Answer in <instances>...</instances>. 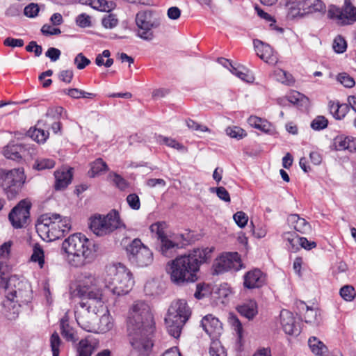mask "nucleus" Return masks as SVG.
Segmentation results:
<instances>
[{
  "instance_id": "2f4dec72",
  "label": "nucleus",
  "mask_w": 356,
  "mask_h": 356,
  "mask_svg": "<svg viewBox=\"0 0 356 356\" xmlns=\"http://www.w3.org/2000/svg\"><path fill=\"white\" fill-rule=\"evenodd\" d=\"M60 327L61 334L67 341L75 342L78 339L74 328L70 325L67 319L62 318Z\"/></svg>"
},
{
  "instance_id": "603ef678",
  "label": "nucleus",
  "mask_w": 356,
  "mask_h": 356,
  "mask_svg": "<svg viewBox=\"0 0 356 356\" xmlns=\"http://www.w3.org/2000/svg\"><path fill=\"white\" fill-rule=\"evenodd\" d=\"M287 101L293 104L301 103H306L308 102V98L302 94L297 92H291L287 97Z\"/></svg>"
},
{
  "instance_id": "9d476101",
  "label": "nucleus",
  "mask_w": 356,
  "mask_h": 356,
  "mask_svg": "<svg viewBox=\"0 0 356 356\" xmlns=\"http://www.w3.org/2000/svg\"><path fill=\"white\" fill-rule=\"evenodd\" d=\"M286 6L288 8L289 18L302 17L314 13H325V5L321 0H288Z\"/></svg>"
},
{
  "instance_id": "4d7b16f0",
  "label": "nucleus",
  "mask_w": 356,
  "mask_h": 356,
  "mask_svg": "<svg viewBox=\"0 0 356 356\" xmlns=\"http://www.w3.org/2000/svg\"><path fill=\"white\" fill-rule=\"evenodd\" d=\"M226 134L230 137L237 139H241L246 136L245 131L238 127H227L226 129Z\"/></svg>"
},
{
  "instance_id": "bf43d9fd",
  "label": "nucleus",
  "mask_w": 356,
  "mask_h": 356,
  "mask_svg": "<svg viewBox=\"0 0 356 356\" xmlns=\"http://www.w3.org/2000/svg\"><path fill=\"white\" fill-rule=\"evenodd\" d=\"M127 202L131 209L134 210H138L140 207V198L136 193L129 194L127 197Z\"/></svg>"
},
{
  "instance_id": "b1692460",
  "label": "nucleus",
  "mask_w": 356,
  "mask_h": 356,
  "mask_svg": "<svg viewBox=\"0 0 356 356\" xmlns=\"http://www.w3.org/2000/svg\"><path fill=\"white\" fill-rule=\"evenodd\" d=\"M287 220L296 232L301 234H306L312 229L310 224L305 218H300L298 214L289 215Z\"/></svg>"
},
{
  "instance_id": "a211bd4d",
  "label": "nucleus",
  "mask_w": 356,
  "mask_h": 356,
  "mask_svg": "<svg viewBox=\"0 0 356 356\" xmlns=\"http://www.w3.org/2000/svg\"><path fill=\"white\" fill-rule=\"evenodd\" d=\"M204 332L213 339H217L222 333V327L219 320L209 314L203 317L200 323Z\"/></svg>"
},
{
  "instance_id": "1a4fd4ad",
  "label": "nucleus",
  "mask_w": 356,
  "mask_h": 356,
  "mask_svg": "<svg viewBox=\"0 0 356 356\" xmlns=\"http://www.w3.org/2000/svg\"><path fill=\"white\" fill-rule=\"evenodd\" d=\"M25 180L26 177L22 168L0 169V187L8 199H13L17 195Z\"/></svg>"
},
{
  "instance_id": "7c9ffc66",
  "label": "nucleus",
  "mask_w": 356,
  "mask_h": 356,
  "mask_svg": "<svg viewBox=\"0 0 356 356\" xmlns=\"http://www.w3.org/2000/svg\"><path fill=\"white\" fill-rule=\"evenodd\" d=\"M248 121L251 127L259 129L264 133H271L273 131L272 124L269 122L262 120L260 118L250 116Z\"/></svg>"
},
{
  "instance_id": "ea45409f",
  "label": "nucleus",
  "mask_w": 356,
  "mask_h": 356,
  "mask_svg": "<svg viewBox=\"0 0 356 356\" xmlns=\"http://www.w3.org/2000/svg\"><path fill=\"white\" fill-rule=\"evenodd\" d=\"M28 135L33 140L37 141L38 143H44L49 136V132L40 128H35L33 129H30L28 131Z\"/></svg>"
},
{
  "instance_id": "79ce46f5",
  "label": "nucleus",
  "mask_w": 356,
  "mask_h": 356,
  "mask_svg": "<svg viewBox=\"0 0 356 356\" xmlns=\"http://www.w3.org/2000/svg\"><path fill=\"white\" fill-rule=\"evenodd\" d=\"M10 268L3 260H0V286L4 287L8 281Z\"/></svg>"
},
{
  "instance_id": "2eb2a0df",
  "label": "nucleus",
  "mask_w": 356,
  "mask_h": 356,
  "mask_svg": "<svg viewBox=\"0 0 356 356\" xmlns=\"http://www.w3.org/2000/svg\"><path fill=\"white\" fill-rule=\"evenodd\" d=\"M191 311L185 300H177L173 301L168 310L165 317L170 319H177L186 323L190 318Z\"/></svg>"
},
{
  "instance_id": "e433bc0d",
  "label": "nucleus",
  "mask_w": 356,
  "mask_h": 356,
  "mask_svg": "<svg viewBox=\"0 0 356 356\" xmlns=\"http://www.w3.org/2000/svg\"><path fill=\"white\" fill-rule=\"evenodd\" d=\"M108 165L102 159H97L90 165V170L88 171L90 177H94L103 172L107 171Z\"/></svg>"
},
{
  "instance_id": "58836bf2",
  "label": "nucleus",
  "mask_w": 356,
  "mask_h": 356,
  "mask_svg": "<svg viewBox=\"0 0 356 356\" xmlns=\"http://www.w3.org/2000/svg\"><path fill=\"white\" fill-rule=\"evenodd\" d=\"M63 92L65 94L74 99H79L81 97L93 99L96 97V94L95 93L87 92L78 88L65 89Z\"/></svg>"
},
{
  "instance_id": "c03bdc74",
  "label": "nucleus",
  "mask_w": 356,
  "mask_h": 356,
  "mask_svg": "<svg viewBox=\"0 0 356 356\" xmlns=\"http://www.w3.org/2000/svg\"><path fill=\"white\" fill-rule=\"evenodd\" d=\"M211 356H227V353L220 342L217 339L211 340L209 348Z\"/></svg>"
},
{
  "instance_id": "ddd939ff",
  "label": "nucleus",
  "mask_w": 356,
  "mask_h": 356,
  "mask_svg": "<svg viewBox=\"0 0 356 356\" xmlns=\"http://www.w3.org/2000/svg\"><path fill=\"white\" fill-rule=\"evenodd\" d=\"M213 266L216 273L219 274L230 270L238 271L242 268V264L237 252H229L216 259Z\"/></svg>"
},
{
  "instance_id": "680f3d73",
  "label": "nucleus",
  "mask_w": 356,
  "mask_h": 356,
  "mask_svg": "<svg viewBox=\"0 0 356 356\" xmlns=\"http://www.w3.org/2000/svg\"><path fill=\"white\" fill-rule=\"evenodd\" d=\"M74 63L79 70H83L90 63V60L82 53H79L75 57Z\"/></svg>"
},
{
  "instance_id": "09e8293b",
  "label": "nucleus",
  "mask_w": 356,
  "mask_h": 356,
  "mask_svg": "<svg viewBox=\"0 0 356 356\" xmlns=\"http://www.w3.org/2000/svg\"><path fill=\"white\" fill-rule=\"evenodd\" d=\"M341 297L346 301H352L356 296V292L353 286L345 285L339 291Z\"/></svg>"
},
{
  "instance_id": "f8f14e48",
  "label": "nucleus",
  "mask_w": 356,
  "mask_h": 356,
  "mask_svg": "<svg viewBox=\"0 0 356 356\" xmlns=\"http://www.w3.org/2000/svg\"><path fill=\"white\" fill-rule=\"evenodd\" d=\"M137 26V35L141 39L151 41L154 35L153 29L158 26L152 19V13L150 11H140L136 16Z\"/></svg>"
},
{
  "instance_id": "338daca9",
  "label": "nucleus",
  "mask_w": 356,
  "mask_h": 356,
  "mask_svg": "<svg viewBox=\"0 0 356 356\" xmlns=\"http://www.w3.org/2000/svg\"><path fill=\"white\" fill-rule=\"evenodd\" d=\"M12 245V241H9L0 246V260L7 259L9 257Z\"/></svg>"
},
{
  "instance_id": "5701e85b",
  "label": "nucleus",
  "mask_w": 356,
  "mask_h": 356,
  "mask_svg": "<svg viewBox=\"0 0 356 356\" xmlns=\"http://www.w3.org/2000/svg\"><path fill=\"white\" fill-rule=\"evenodd\" d=\"M55 189L62 190L67 187L72 178V168H61L54 172Z\"/></svg>"
},
{
  "instance_id": "aec40b11",
  "label": "nucleus",
  "mask_w": 356,
  "mask_h": 356,
  "mask_svg": "<svg viewBox=\"0 0 356 356\" xmlns=\"http://www.w3.org/2000/svg\"><path fill=\"white\" fill-rule=\"evenodd\" d=\"M280 323L284 332L289 335H298L300 333L298 325L293 315L288 310H282L280 314Z\"/></svg>"
},
{
  "instance_id": "49530a36",
  "label": "nucleus",
  "mask_w": 356,
  "mask_h": 356,
  "mask_svg": "<svg viewBox=\"0 0 356 356\" xmlns=\"http://www.w3.org/2000/svg\"><path fill=\"white\" fill-rule=\"evenodd\" d=\"M327 17L335 20V22L340 25V21H344L343 11L339 8L333 5L330 6L328 8Z\"/></svg>"
},
{
  "instance_id": "8fccbe9b",
  "label": "nucleus",
  "mask_w": 356,
  "mask_h": 356,
  "mask_svg": "<svg viewBox=\"0 0 356 356\" xmlns=\"http://www.w3.org/2000/svg\"><path fill=\"white\" fill-rule=\"evenodd\" d=\"M108 178L122 191L125 190L129 186L127 181L115 172H111L108 175Z\"/></svg>"
},
{
  "instance_id": "9b49d317",
  "label": "nucleus",
  "mask_w": 356,
  "mask_h": 356,
  "mask_svg": "<svg viewBox=\"0 0 356 356\" xmlns=\"http://www.w3.org/2000/svg\"><path fill=\"white\" fill-rule=\"evenodd\" d=\"M129 261L138 267H146L152 264V252L139 238H135L127 248Z\"/></svg>"
},
{
  "instance_id": "3c124183",
  "label": "nucleus",
  "mask_w": 356,
  "mask_h": 356,
  "mask_svg": "<svg viewBox=\"0 0 356 356\" xmlns=\"http://www.w3.org/2000/svg\"><path fill=\"white\" fill-rule=\"evenodd\" d=\"M274 75L276 80L282 83L289 85L293 81L291 75L282 69L276 70Z\"/></svg>"
},
{
  "instance_id": "774afa93",
  "label": "nucleus",
  "mask_w": 356,
  "mask_h": 356,
  "mask_svg": "<svg viewBox=\"0 0 356 356\" xmlns=\"http://www.w3.org/2000/svg\"><path fill=\"white\" fill-rule=\"evenodd\" d=\"M117 24L118 19L113 15H108L102 19V25L106 29H113L116 26Z\"/></svg>"
},
{
  "instance_id": "6e6552de",
  "label": "nucleus",
  "mask_w": 356,
  "mask_h": 356,
  "mask_svg": "<svg viewBox=\"0 0 356 356\" xmlns=\"http://www.w3.org/2000/svg\"><path fill=\"white\" fill-rule=\"evenodd\" d=\"M89 221L90 229L99 236L107 235L118 228L124 227L116 210H112L106 216L98 214L91 216Z\"/></svg>"
},
{
  "instance_id": "c756f323",
  "label": "nucleus",
  "mask_w": 356,
  "mask_h": 356,
  "mask_svg": "<svg viewBox=\"0 0 356 356\" xmlns=\"http://www.w3.org/2000/svg\"><path fill=\"white\" fill-rule=\"evenodd\" d=\"M165 323L168 333L175 338H178L180 336L182 327L186 323L177 319L169 320L168 317L165 318Z\"/></svg>"
},
{
  "instance_id": "a18cd8bd",
  "label": "nucleus",
  "mask_w": 356,
  "mask_h": 356,
  "mask_svg": "<svg viewBox=\"0 0 356 356\" xmlns=\"http://www.w3.org/2000/svg\"><path fill=\"white\" fill-rule=\"evenodd\" d=\"M49 342L53 356H59L60 348L63 343L57 332H54L51 334Z\"/></svg>"
},
{
  "instance_id": "e2e57ef3",
  "label": "nucleus",
  "mask_w": 356,
  "mask_h": 356,
  "mask_svg": "<svg viewBox=\"0 0 356 356\" xmlns=\"http://www.w3.org/2000/svg\"><path fill=\"white\" fill-rule=\"evenodd\" d=\"M40 8L37 3H31L24 9V14L28 17H35L38 15Z\"/></svg>"
},
{
  "instance_id": "cd10ccee",
  "label": "nucleus",
  "mask_w": 356,
  "mask_h": 356,
  "mask_svg": "<svg viewBox=\"0 0 356 356\" xmlns=\"http://www.w3.org/2000/svg\"><path fill=\"white\" fill-rule=\"evenodd\" d=\"M334 145L337 151L348 149L350 152H352L353 150H356V139L350 140V138L342 136H338L334 138Z\"/></svg>"
},
{
  "instance_id": "6ab92c4d",
  "label": "nucleus",
  "mask_w": 356,
  "mask_h": 356,
  "mask_svg": "<svg viewBox=\"0 0 356 356\" xmlns=\"http://www.w3.org/2000/svg\"><path fill=\"white\" fill-rule=\"evenodd\" d=\"M243 279L244 287L250 289L261 287L266 282L265 275L257 268L247 272Z\"/></svg>"
},
{
  "instance_id": "69168bd1",
  "label": "nucleus",
  "mask_w": 356,
  "mask_h": 356,
  "mask_svg": "<svg viewBox=\"0 0 356 356\" xmlns=\"http://www.w3.org/2000/svg\"><path fill=\"white\" fill-rule=\"evenodd\" d=\"M187 127L192 130H195L200 132L209 131L207 127L198 124L197 122L188 119L186 121Z\"/></svg>"
},
{
  "instance_id": "a19ab883",
  "label": "nucleus",
  "mask_w": 356,
  "mask_h": 356,
  "mask_svg": "<svg viewBox=\"0 0 356 356\" xmlns=\"http://www.w3.org/2000/svg\"><path fill=\"white\" fill-rule=\"evenodd\" d=\"M31 259L32 261L38 262L40 268H43L44 264V252L39 244L37 243L33 246Z\"/></svg>"
},
{
  "instance_id": "c9c22d12",
  "label": "nucleus",
  "mask_w": 356,
  "mask_h": 356,
  "mask_svg": "<svg viewBox=\"0 0 356 356\" xmlns=\"http://www.w3.org/2000/svg\"><path fill=\"white\" fill-rule=\"evenodd\" d=\"M94 349V345L88 339H82L77 347V356H91Z\"/></svg>"
},
{
  "instance_id": "bb28decb",
  "label": "nucleus",
  "mask_w": 356,
  "mask_h": 356,
  "mask_svg": "<svg viewBox=\"0 0 356 356\" xmlns=\"http://www.w3.org/2000/svg\"><path fill=\"white\" fill-rule=\"evenodd\" d=\"M311 351L316 356H327V347L316 337H311L308 340Z\"/></svg>"
},
{
  "instance_id": "72a5a7b5",
  "label": "nucleus",
  "mask_w": 356,
  "mask_h": 356,
  "mask_svg": "<svg viewBox=\"0 0 356 356\" xmlns=\"http://www.w3.org/2000/svg\"><path fill=\"white\" fill-rule=\"evenodd\" d=\"M283 238L288 242V248L291 252H296L299 250L300 236L293 232H284Z\"/></svg>"
},
{
  "instance_id": "20e7f679",
  "label": "nucleus",
  "mask_w": 356,
  "mask_h": 356,
  "mask_svg": "<svg viewBox=\"0 0 356 356\" xmlns=\"http://www.w3.org/2000/svg\"><path fill=\"white\" fill-rule=\"evenodd\" d=\"M62 248L71 266L82 267L95 259L99 247L84 234L76 233L65 239Z\"/></svg>"
},
{
  "instance_id": "4c0bfd02",
  "label": "nucleus",
  "mask_w": 356,
  "mask_h": 356,
  "mask_svg": "<svg viewBox=\"0 0 356 356\" xmlns=\"http://www.w3.org/2000/svg\"><path fill=\"white\" fill-rule=\"evenodd\" d=\"M307 310L304 315L305 321L307 323H310L314 325H318L321 321V316L319 312L313 308H309L308 306L306 307Z\"/></svg>"
},
{
  "instance_id": "393cba45",
  "label": "nucleus",
  "mask_w": 356,
  "mask_h": 356,
  "mask_svg": "<svg viewBox=\"0 0 356 356\" xmlns=\"http://www.w3.org/2000/svg\"><path fill=\"white\" fill-rule=\"evenodd\" d=\"M342 11L344 21H340L341 25L352 24L356 22V7L352 4L350 0H344Z\"/></svg>"
},
{
  "instance_id": "4be33fe9",
  "label": "nucleus",
  "mask_w": 356,
  "mask_h": 356,
  "mask_svg": "<svg viewBox=\"0 0 356 356\" xmlns=\"http://www.w3.org/2000/svg\"><path fill=\"white\" fill-rule=\"evenodd\" d=\"M113 323L107 308L104 312H99V318L93 324L90 332L104 333L112 329Z\"/></svg>"
},
{
  "instance_id": "dca6fc26",
  "label": "nucleus",
  "mask_w": 356,
  "mask_h": 356,
  "mask_svg": "<svg viewBox=\"0 0 356 356\" xmlns=\"http://www.w3.org/2000/svg\"><path fill=\"white\" fill-rule=\"evenodd\" d=\"M34 149L26 145L9 143L3 150V156L13 161H19L23 158L31 156Z\"/></svg>"
},
{
  "instance_id": "423d86ee",
  "label": "nucleus",
  "mask_w": 356,
  "mask_h": 356,
  "mask_svg": "<svg viewBox=\"0 0 356 356\" xmlns=\"http://www.w3.org/2000/svg\"><path fill=\"white\" fill-rule=\"evenodd\" d=\"M103 286L108 288L113 294L122 296L132 289L134 281L131 271L122 264H111L106 268L104 282L98 277Z\"/></svg>"
},
{
  "instance_id": "0eeeda50",
  "label": "nucleus",
  "mask_w": 356,
  "mask_h": 356,
  "mask_svg": "<svg viewBox=\"0 0 356 356\" xmlns=\"http://www.w3.org/2000/svg\"><path fill=\"white\" fill-rule=\"evenodd\" d=\"M71 221L58 213L42 215L35 225L37 232L44 241H54L63 237L71 229Z\"/></svg>"
},
{
  "instance_id": "f704fd0d",
  "label": "nucleus",
  "mask_w": 356,
  "mask_h": 356,
  "mask_svg": "<svg viewBox=\"0 0 356 356\" xmlns=\"http://www.w3.org/2000/svg\"><path fill=\"white\" fill-rule=\"evenodd\" d=\"M156 141L160 144H164L170 147L174 148L180 152H186L187 149L182 144L179 143L176 140L165 137L161 135L156 136Z\"/></svg>"
},
{
  "instance_id": "6e6d98bb",
  "label": "nucleus",
  "mask_w": 356,
  "mask_h": 356,
  "mask_svg": "<svg viewBox=\"0 0 356 356\" xmlns=\"http://www.w3.org/2000/svg\"><path fill=\"white\" fill-rule=\"evenodd\" d=\"M337 81L346 88H353L355 84L354 79L344 72L338 74Z\"/></svg>"
},
{
  "instance_id": "412c9836",
  "label": "nucleus",
  "mask_w": 356,
  "mask_h": 356,
  "mask_svg": "<svg viewBox=\"0 0 356 356\" xmlns=\"http://www.w3.org/2000/svg\"><path fill=\"white\" fill-rule=\"evenodd\" d=\"M253 43L257 55L261 59L269 64H275L277 63V57L269 44L259 40H254Z\"/></svg>"
},
{
  "instance_id": "5fc2aeb1",
  "label": "nucleus",
  "mask_w": 356,
  "mask_h": 356,
  "mask_svg": "<svg viewBox=\"0 0 356 356\" xmlns=\"http://www.w3.org/2000/svg\"><path fill=\"white\" fill-rule=\"evenodd\" d=\"M332 47L335 52L343 53L347 47L346 42L343 38L338 35L334 40Z\"/></svg>"
},
{
  "instance_id": "7ed1b4c3",
  "label": "nucleus",
  "mask_w": 356,
  "mask_h": 356,
  "mask_svg": "<svg viewBox=\"0 0 356 356\" xmlns=\"http://www.w3.org/2000/svg\"><path fill=\"white\" fill-rule=\"evenodd\" d=\"M211 252L212 248H197L169 262L168 272L171 281L177 285L195 282L200 266L207 261Z\"/></svg>"
},
{
  "instance_id": "f03ea898",
  "label": "nucleus",
  "mask_w": 356,
  "mask_h": 356,
  "mask_svg": "<svg viewBox=\"0 0 356 356\" xmlns=\"http://www.w3.org/2000/svg\"><path fill=\"white\" fill-rule=\"evenodd\" d=\"M72 294L81 298L75 311L76 321L83 330L90 332L99 318V312L106 311L101 280L95 275L86 273L79 278Z\"/></svg>"
},
{
  "instance_id": "de8ad7c7",
  "label": "nucleus",
  "mask_w": 356,
  "mask_h": 356,
  "mask_svg": "<svg viewBox=\"0 0 356 356\" xmlns=\"http://www.w3.org/2000/svg\"><path fill=\"white\" fill-rule=\"evenodd\" d=\"M55 165V161L50 159L41 158L35 161L33 168L38 170L53 168Z\"/></svg>"
},
{
  "instance_id": "13d9d810",
  "label": "nucleus",
  "mask_w": 356,
  "mask_h": 356,
  "mask_svg": "<svg viewBox=\"0 0 356 356\" xmlns=\"http://www.w3.org/2000/svg\"><path fill=\"white\" fill-rule=\"evenodd\" d=\"M233 218L236 225L241 228L245 227L248 222V216L243 211H237L234 214Z\"/></svg>"
},
{
  "instance_id": "39448f33",
  "label": "nucleus",
  "mask_w": 356,
  "mask_h": 356,
  "mask_svg": "<svg viewBox=\"0 0 356 356\" xmlns=\"http://www.w3.org/2000/svg\"><path fill=\"white\" fill-rule=\"evenodd\" d=\"M3 288L6 292L3 307L9 313L8 317L15 318L19 314L21 305L30 302L33 299L31 284L24 277L12 275Z\"/></svg>"
},
{
  "instance_id": "4468645a",
  "label": "nucleus",
  "mask_w": 356,
  "mask_h": 356,
  "mask_svg": "<svg viewBox=\"0 0 356 356\" xmlns=\"http://www.w3.org/2000/svg\"><path fill=\"white\" fill-rule=\"evenodd\" d=\"M31 203L22 200L15 206L8 215L9 220L15 228H22L26 223L30 216Z\"/></svg>"
},
{
  "instance_id": "0e129e2a",
  "label": "nucleus",
  "mask_w": 356,
  "mask_h": 356,
  "mask_svg": "<svg viewBox=\"0 0 356 356\" xmlns=\"http://www.w3.org/2000/svg\"><path fill=\"white\" fill-rule=\"evenodd\" d=\"M76 23L82 28L89 27L91 26L90 17L85 13L80 14L76 18Z\"/></svg>"
},
{
  "instance_id": "c85d7f7f",
  "label": "nucleus",
  "mask_w": 356,
  "mask_h": 356,
  "mask_svg": "<svg viewBox=\"0 0 356 356\" xmlns=\"http://www.w3.org/2000/svg\"><path fill=\"white\" fill-rule=\"evenodd\" d=\"M349 104L330 102L329 108L331 114L337 120H341L345 117L349 111Z\"/></svg>"
},
{
  "instance_id": "f257e3e1",
  "label": "nucleus",
  "mask_w": 356,
  "mask_h": 356,
  "mask_svg": "<svg viewBox=\"0 0 356 356\" xmlns=\"http://www.w3.org/2000/svg\"><path fill=\"white\" fill-rule=\"evenodd\" d=\"M155 322L149 305L135 301L127 318V332L131 350L127 356H149L154 346Z\"/></svg>"
},
{
  "instance_id": "a878e982",
  "label": "nucleus",
  "mask_w": 356,
  "mask_h": 356,
  "mask_svg": "<svg viewBox=\"0 0 356 356\" xmlns=\"http://www.w3.org/2000/svg\"><path fill=\"white\" fill-rule=\"evenodd\" d=\"M237 311L246 318L251 320L258 313L257 302L254 300H249L237 307Z\"/></svg>"
},
{
  "instance_id": "f3484780",
  "label": "nucleus",
  "mask_w": 356,
  "mask_h": 356,
  "mask_svg": "<svg viewBox=\"0 0 356 356\" xmlns=\"http://www.w3.org/2000/svg\"><path fill=\"white\" fill-rule=\"evenodd\" d=\"M184 241L183 234L167 236L160 240V252L165 257H172L176 250L182 248L185 245Z\"/></svg>"
},
{
  "instance_id": "37998d69",
  "label": "nucleus",
  "mask_w": 356,
  "mask_h": 356,
  "mask_svg": "<svg viewBox=\"0 0 356 356\" xmlns=\"http://www.w3.org/2000/svg\"><path fill=\"white\" fill-rule=\"evenodd\" d=\"M166 228L167 225L165 222H155L152 224L149 227L152 233L154 234L159 240H161L163 238L167 236L165 233Z\"/></svg>"
},
{
  "instance_id": "864d4df0",
  "label": "nucleus",
  "mask_w": 356,
  "mask_h": 356,
  "mask_svg": "<svg viewBox=\"0 0 356 356\" xmlns=\"http://www.w3.org/2000/svg\"><path fill=\"white\" fill-rule=\"evenodd\" d=\"M328 124L327 120L322 115L317 116L311 123V127L314 130H321L327 127Z\"/></svg>"
},
{
  "instance_id": "052dcab7",
  "label": "nucleus",
  "mask_w": 356,
  "mask_h": 356,
  "mask_svg": "<svg viewBox=\"0 0 356 356\" xmlns=\"http://www.w3.org/2000/svg\"><path fill=\"white\" fill-rule=\"evenodd\" d=\"M211 192L216 191L217 196L225 202H229L231 199L228 191L222 186L211 188Z\"/></svg>"
},
{
  "instance_id": "473e14b6",
  "label": "nucleus",
  "mask_w": 356,
  "mask_h": 356,
  "mask_svg": "<svg viewBox=\"0 0 356 356\" xmlns=\"http://www.w3.org/2000/svg\"><path fill=\"white\" fill-rule=\"evenodd\" d=\"M229 71L233 74L245 82L252 83L254 80L253 75L243 66L238 65L237 67H235L233 65L229 69Z\"/></svg>"
}]
</instances>
